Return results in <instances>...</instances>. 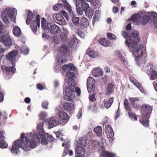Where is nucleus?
Returning a JSON list of instances; mask_svg holds the SVG:
<instances>
[{"mask_svg": "<svg viewBox=\"0 0 157 157\" xmlns=\"http://www.w3.org/2000/svg\"><path fill=\"white\" fill-rule=\"evenodd\" d=\"M70 148V146L69 145H67L65 147L62 155L63 156H66L67 154H68L70 156H71L73 154L72 150H71Z\"/></svg>", "mask_w": 157, "mask_h": 157, "instance_id": "23", "label": "nucleus"}, {"mask_svg": "<svg viewBox=\"0 0 157 157\" xmlns=\"http://www.w3.org/2000/svg\"><path fill=\"white\" fill-rule=\"evenodd\" d=\"M59 122V119L56 117H52L48 120V123L50 128L58 124Z\"/></svg>", "mask_w": 157, "mask_h": 157, "instance_id": "12", "label": "nucleus"}, {"mask_svg": "<svg viewBox=\"0 0 157 157\" xmlns=\"http://www.w3.org/2000/svg\"><path fill=\"white\" fill-rule=\"evenodd\" d=\"M114 85L111 83L108 84L106 88V92L105 93V95H109L113 92Z\"/></svg>", "mask_w": 157, "mask_h": 157, "instance_id": "24", "label": "nucleus"}, {"mask_svg": "<svg viewBox=\"0 0 157 157\" xmlns=\"http://www.w3.org/2000/svg\"><path fill=\"white\" fill-rule=\"evenodd\" d=\"M129 100L131 106L136 109L140 108L139 99L137 98H129Z\"/></svg>", "mask_w": 157, "mask_h": 157, "instance_id": "13", "label": "nucleus"}, {"mask_svg": "<svg viewBox=\"0 0 157 157\" xmlns=\"http://www.w3.org/2000/svg\"><path fill=\"white\" fill-rule=\"evenodd\" d=\"M25 102L26 103H29L30 102L31 100L28 97H26L25 99Z\"/></svg>", "mask_w": 157, "mask_h": 157, "instance_id": "64", "label": "nucleus"}, {"mask_svg": "<svg viewBox=\"0 0 157 157\" xmlns=\"http://www.w3.org/2000/svg\"><path fill=\"white\" fill-rule=\"evenodd\" d=\"M41 134H35L33 137L30 134H21V140H16L12 145L10 151L12 153L17 154L19 149L21 147L25 151L31 150L36 146V142L40 141L42 136Z\"/></svg>", "mask_w": 157, "mask_h": 157, "instance_id": "1", "label": "nucleus"}, {"mask_svg": "<svg viewBox=\"0 0 157 157\" xmlns=\"http://www.w3.org/2000/svg\"><path fill=\"white\" fill-rule=\"evenodd\" d=\"M63 15L67 21L69 20V17L68 14L65 11H63Z\"/></svg>", "mask_w": 157, "mask_h": 157, "instance_id": "63", "label": "nucleus"}, {"mask_svg": "<svg viewBox=\"0 0 157 157\" xmlns=\"http://www.w3.org/2000/svg\"><path fill=\"white\" fill-rule=\"evenodd\" d=\"M122 34L124 38H127L125 42L131 52L134 53L138 57L142 55L143 51L140 52V54L138 53L143 48V46L139 43L140 38L138 31L134 30L132 32L130 36H128V33L124 31H122Z\"/></svg>", "mask_w": 157, "mask_h": 157, "instance_id": "2", "label": "nucleus"}, {"mask_svg": "<svg viewBox=\"0 0 157 157\" xmlns=\"http://www.w3.org/2000/svg\"><path fill=\"white\" fill-rule=\"evenodd\" d=\"M124 105L126 110L129 112L132 111V109L129 105L128 101L127 99H125L124 100Z\"/></svg>", "mask_w": 157, "mask_h": 157, "instance_id": "37", "label": "nucleus"}, {"mask_svg": "<svg viewBox=\"0 0 157 157\" xmlns=\"http://www.w3.org/2000/svg\"><path fill=\"white\" fill-rule=\"evenodd\" d=\"M89 24L88 21L86 18L83 17L81 19L80 28L82 30H85L89 25Z\"/></svg>", "mask_w": 157, "mask_h": 157, "instance_id": "20", "label": "nucleus"}, {"mask_svg": "<svg viewBox=\"0 0 157 157\" xmlns=\"http://www.w3.org/2000/svg\"><path fill=\"white\" fill-rule=\"evenodd\" d=\"M2 21L5 24L8 23V18L6 16H4L2 18Z\"/></svg>", "mask_w": 157, "mask_h": 157, "instance_id": "59", "label": "nucleus"}, {"mask_svg": "<svg viewBox=\"0 0 157 157\" xmlns=\"http://www.w3.org/2000/svg\"><path fill=\"white\" fill-rule=\"evenodd\" d=\"M78 144L84 147L86 145V139L85 137H81L78 141Z\"/></svg>", "mask_w": 157, "mask_h": 157, "instance_id": "36", "label": "nucleus"}, {"mask_svg": "<svg viewBox=\"0 0 157 157\" xmlns=\"http://www.w3.org/2000/svg\"><path fill=\"white\" fill-rule=\"evenodd\" d=\"M85 11V14L88 18H91L94 13L93 10L90 7L88 8Z\"/></svg>", "mask_w": 157, "mask_h": 157, "instance_id": "35", "label": "nucleus"}, {"mask_svg": "<svg viewBox=\"0 0 157 157\" xmlns=\"http://www.w3.org/2000/svg\"><path fill=\"white\" fill-rule=\"evenodd\" d=\"M60 53L62 56H67L69 55V51L67 47L65 44H63L61 46L60 49Z\"/></svg>", "mask_w": 157, "mask_h": 157, "instance_id": "15", "label": "nucleus"}, {"mask_svg": "<svg viewBox=\"0 0 157 157\" xmlns=\"http://www.w3.org/2000/svg\"><path fill=\"white\" fill-rule=\"evenodd\" d=\"M46 30L53 35L58 34L61 31V29L59 26L55 24L53 25L50 22H48L47 23Z\"/></svg>", "mask_w": 157, "mask_h": 157, "instance_id": "7", "label": "nucleus"}, {"mask_svg": "<svg viewBox=\"0 0 157 157\" xmlns=\"http://www.w3.org/2000/svg\"><path fill=\"white\" fill-rule=\"evenodd\" d=\"M113 101V98L112 97L109 98L108 99H105L103 101V103L104 106L108 109L110 108L111 105L112 104Z\"/></svg>", "mask_w": 157, "mask_h": 157, "instance_id": "22", "label": "nucleus"}, {"mask_svg": "<svg viewBox=\"0 0 157 157\" xmlns=\"http://www.w3.org/2000/svg\"><path fill=\"white\" fill-rule=\"evenodd\" d=\"M87 54L90 57L92 58L95 57L97 55L96 52L93 50H87Z\"/></svg>", "mask_w": 157, "mask_h": 157, "instance_id": "41", "label": "nucleus"}, {"mask_svg": "<svg viewBox=\"0 0 157 157\" xmlns=\"http://www.w3.org/2000/svg\"><path fill=\"white\" fill-rule=\"evenodd\" d=\"M74 94L73 93H69L65 92V94L63 96V99L67 101H71L74 98Z\"/></svg>", "mask_w": 157, "mask_h": 157, "instance_id": "28", "label": "nucleus"}, {"mask_svg": "<svg viewBox=\"0 0 157 157\" xmlns=\"http://www.w3.org/2000/svg\"><path fill=\"white\" fill-rule=\"evenodd\" d=\"M58 116L62 120H68L69 117L68 114L63 111H61L58 113Z\"/></svg>", "mask_w": 157, "mask_h": 157, "instance_id": "27", "label": "nucleus"}, {"mask_svg": "<svg viewBox=\"0 0 157 157\" xmlns=\"http://www.w3.org/2000/svg\"><path fill=\"white\" fill-rule=\"evenodd\" d=\"M119 59L122 62H124L125 61V59L123 56H122L120 53L119 54Z\"/></svg>", "mask_w": 157, "mask_h": 157, "instance_id": "61", "label": "nucleus"}, {"mask_svg": "<svg viewBox=\"0 0 157 157\" xmlns=\"http://www.w3.org/2000/svg\"><path fill=\"white\" fill-rule=\"evenodd\" d=\"M0 42L8 47H10L12 44L10 37L7 34H3L0 37Z\"/></svg>", "mask_w": 157, "mask_h": 157, "instance_id": "9", "label": "nucleus"}, {"mask_svg": "<svg viewBox=\"0 0 157 157\" xmlns=\"http://www.w3.org/2000/svg\"><path fill=\"white\" fill-rule=\"evenodd\" d=\"M46 138L48 141L53 142L56 140L52 135H48V134L46 135Z\"/></svg>", "mask_w": 157, "mask_h": 157, "instance_id": "50", "label": "nucleus"}, {"mask_svg": "<svg viewBox=\"0 0 157 157\" xmlns=\"http://www.w3.org/2000/svg\"><path fill=\"white\" fill-rule=\"evenodd\" d=\"M21 52L22 53L26 55L29 53V49L25 47H23L21 48Z\"/></svg>", "mask_w": 157, "mask_h": 157, "instance_id": "52", "label": "nucleus"}, {"mask_svg": "<svg viewBox=\"0 0 157 157\" xmlns=\"http://www.w3.org/2000/svg\"><path fill=\"white\" fill-rule=\"evenodd\" d=\"M105 130L107 137L109 139H111V140H109V141L112 143L113 140V138L114 136V132L113 129L110 125H107L105 126Z\"/></svg>", "mask_w": 157, "mask_h": 157, "instance_id": "10", "label": "nucleus"}, {"mask_svg": "<svg viewBox=\"0 0 157 157\" xmlns=\"http://www.w3.org/2000/svg\"><path fill=\"white\" fill-rule=\"evenodd\" d=\"M36 87L37 89L39 90H42L44 89L43 86L41 84H38L37 85Z\"/></svg>", "mask_w": 157, "mask_h": 157, "instance_id": "62", "label": "nucleus"}, {"mask_svg": "<svg viewBox=\"0 0 157 157\" xmlns=\"http://www.w3.org/2000/svg\"><path fill=\"white\" fill-rule=\"evenodd\" d=\"M87 87L88 91L89 93L94 91L95 89L94 85L87 86Z\"/></svg>", "mask_w": 157, "mask_h": 157, "instance_id": "48", "label": "nucleus"}, {"mask_svg": "<svg viewBox=\"0 0 157 157\" xmlns=\"http://www.w3.org/2000/svg\"><path fill=\"white\" fill-rule=\"evenodd\" d=\"M46 20L44 17H42L41 19V25L42 28L44 30H46Z\"/></svg>", "mask_w": 157, "mask_h": 157, "instance_id": "40", "label": "nucleus"}, {"mask_svg": "<svg viewBox=\"0 0 157 157\" xmlns=\"http://www.w3.org/2000/svg\"><path fill=\"white\" fill-rule=\"evenodd\" d=\"M62 70L66 72H68L67 73V75L69 73L72 72H70L71 71H75V68L72 64L71 63L68 65H64L63 66Z\"/></svg>", "mask_w": 157, "mask_h": 157, "instance_id": "14", "label": "nucleus"}, {"mask_svg": "<svg viewBox=\"0 0 157 157\" xmlns=\"http://www.w3.org/2000/svg\"><path fill=\"white\" fill-rule=\"evenodd\" d=\"M151 78L152 80H155L157 78V72L155 71L152 70L151 73Z\"/></svg>", "mask_w": 157, "mask_h": 157, "instance_id": "51", "label": "nucleus"}, {"mask_svg": "<svg viewBox=\"0 0 157 157\" xmlns=\"http://www.w3.org/2000/svg\"><path fill=\"white\" fill-rule=\"evenodd\" d=\"M53 40L56 44H58L61 41L59 40V37L57 36H55L53 38Z\"/></svg>", "mask_w": 157, "mask_h": 157, "instance_id": "54", "label": "nucleus"}, {"mask_svg": "<svg viewBox=\"0 0 157 157\" xmlns=\"http://www.w3.org/2000/svg\"><path fill=\"white\" fill-rule=\"evenodd\" d=\"M5 11L7 13V15L10 18H13L16 15L17 10L15 9L6 8L5 10Z\"/></svg>", "mask_w": 157, "mask_h": 157, "instance_id": "18", "label": "nucleus"}, {"mask_svg": "<svg viewBox=\"0 0 157 157\" xmlns=\"http://www.w3.org/2000/svg\"><path fill=\"white\" fill-rule=\"evenodd\" d=\"M68 86L66 87L65 92L72 93V92H75L76 85L75 81L74 79L75 75L74 72H71L68 74Z\"/></svg>", "mask_w": 157, "mask_h": 157, "instance_id": "5", "label": "nucleus"}, {"mask_svg": "<svg viewBox=\"0 0 157 157\" xmlns=\"http://www.w3.org/2000/svg\"><path fill=\"white\" fill-rule=\"evenodd\" d=\"M48 102L47 101H45L43 102L42 104V106L43 108L45 109H48Z\"/></svg>", "mask_w": 157, "mask_h": 157, "instance_id": "53", "label": "nucleus"}, {"mask_svg": "<svg viewBox=\"0 0 157 157\" xmlns=\"http://www.w3.org/2000/svg\"><path fill=\"white\" fill-rule=\"evenodd\" d=\"M17 50H14L8 53L6 56L7 59L9 60L12 65H15L16 57L18 54Z\"/></svg>", "mask_w": 157, "mask_h": 157, "instance_id": "8", "label": "nucleus"}, {"mask_svg": "<svg viewBox=\"0 0 157 157\" xmlns=\"http://www.w3.org/2000/svg\"><path fill=\"white\" fill-rule=\"evenodd\" d=\"M94 131L97 136H100L102 135V127L100 126L95 128L94 129Z\"/></svg>", "mask_w": 157, "mask_h": 157, "instance_id": "33", "label": "nucleus"}, {"mask_svg": "<svg viewBox=\"0 0 157 157\" xmlns=\"http://www.w3.org/2000/svg\"><path fill=\"white\" fill-rule=\"evenodd\" d=\"M136 83V84L134 83V84H135V85L137 87V88L139 89L141 91V90H143V86H142L140 84V83L137 82Z\"/></svg>", "mask_w": 157, "mask_h": 157, "instance_id": "58", "label": "nucleus"}, {"mask_svg": "<svg viewBox=\"0 0 157 157\" xmlns=\"http://www.w3.org/2000/svg\"><path fill=\"white\" fill-rule=\"evenodd\" d=\"M147 14L148 16L150 21L152 22L155 21L157 17V14L155 12H148Z\"/></svg>", "mask_w": 157, "mask_h": 157, "instance_id": "25", "label": "nucleus"}, {"mask_svg": "<svg viewBox=\"0 0 157 157\" xmlns=\"http://www.w3.org/2000/svg\"><path fill=\"white\" fill-rule=\"evenodd\" d=\"M142 117L139 119L140 122L144 127L149 126V119L152 110V107L149 105L144 104L140 107Z\"/></svg>", "mask_w": 157, "mask_h": 157, "instance_id": "4", "label": "nucleus"}, {"mask_svg": "<svg viewBox=\"0 0 157 157\" xmlns=\"http://www.w3.org/2000/svg\"><path fill=\"white\" fill-rule=\"evenodd\" d=\"M34 16L32 11L29 10L26 23L28 25L30 24V27L33 32L36 34L37 29L40 27V16L39 14H37L36 16L35 20H34Z\"/></svg>", "mask_w": 157, "mask_h": 157, "instance_id": "3", "label": "nucleus"}, {"mask_svg": "<svg viewBox=\"0 0 157 157\" xmlns=\"http://www.w3.org/2000/svg\"><path fill=\"white\" fill-rule=\"evenodd\" d=\"M72 21L74 25L76 26H78L79 25V19L78 17H73Z\"/></svg>", "mask_w": 157, "mask_h": 157, "instance_id": "44", "label": "nucleus"}, {"mask_svg": "<svg viewBox=\"0 0 157 157\" xmlns=\"http://www.w3.org/2000/svg\"><path fill=\"white\" fill-rule=\"evenodd\" d=\"M13 34L17 37L19 36L21 34V29L20 28L17 26H16L13 28Z\"/></svg>", "mask_w": 157, "mask_h": 157, "instance_id": "32", "label": "nucleus"}, {"mask_svg": "<svg viewBox=\"0 0 157 157\" xmlns=\"http://www.w3.org/2000/svg\"><path fill=\"white\" fill-rule=\"evenodd\" d=\"M82 9L83 11H85L88 8H90L88 4L85 2H82L81 5Z\"/></svg>", "mask_w": 157, "mask_h": 157, "instance_id": "42", "label": "nucleus"}, {"mask_svg": "<svg viewBox=\"0 0 157 157\" xmlns=\"http://www.w3.org/2000/svg\"><path fill=\"white\" fill-rule=\"evenodd\" d=\"M92 75L95 77H98L102 76L103 75V71L100 68H94L92 71Z\"/></svg>", "mask_w": 157, "mask_h": 157, "instance_id": "19", "label": "nucleus"}, {"mask_svg": "<svg viewBox=\"0 0 157 157\" xmlns=\"http://www.w3.org/2000/svg\"><path fill=\"white\" fill-rule=\"evenodd\" d=\"M100 145V143L97 140H93L92 142V146L94 149L98 147Z\"/></svg>", "mask_w": 157, "mask_h": 157, "instance_id": "43", "label": "nucleus"}, {"mask_svg": "<svg viewBox=\"0 0 157 157\" xmlns=\"http://www.w3.org/2000/svg\"><path fill=\"white\" fill-rule=\"evenodd\" d=\"M128 114L129 117H130L131 118L133 119L135 121L137 120V117L134 113H131L130 112L128 111Z\"/></svg>", "mask_w": 157, "mask_h": 157, "instance_id": "49", "label": "nucleus"}, {"mask_svg": "<svg viewBox=\"0 0 157 157\" xmlns=\"http://www.w3.org/2000/svg\"><path fill=\"white\" fill-rule=\"evenodd\" d=\"M54 21L60 25H63L65 24V20L62 16L59 13L55 14L53 17Z\"/></svg>", "mask_w": 157, "mask_h": 157, "instance_id": "11", "label": "nucleus"}, {"mask_svg": "<svg viewBox=\"0 0 157 157\" xmlns=\"http://www.w3.org/2000/svg\"><path fill=\"white\" fill-rule=\"evenodd\" d=\"M75 92L77 94L78 96H79L81 93V90L80 88L78 87H76V88L75 87Z\"/></svg>", "mask_w": 157, "mask_h": 157, "instance_id": "60", "label": "nucleus"}, {"mask_svg": "<svg viewBox=\"0 0 157 157\" xmlns=\"http://www.w3.org/2000/svg\"><path fill=\"white\" fill-rule=\"evenodd\" d=\"M63 107L64 110L69 112L74 110L75 106L72 103L65 102L63 104Z\"/></svg>", "mask_w": 157, "mask_h": 157, "instance_id": "16", "label": "nucleus"}, {"mask_svg": "<svg viewBox=\"0 0 157 157\" xmlns=\"http://www.w3.org/2000/svg\"><path fill=\"white\" fill-rule=\"evenodd\" d=\"M99 42L102 46H108L110 45L109 41L106 38H101L99 40Z\"/></svg>", "mask_w": 157, "mask_h": 157, "instance_id": "30", "label": "nucleus"}, {"mask_svg": "<svg viewBox=\"0 0 157 157\" xmlns=\"http://www.w3.org/2000/svg\"><path fill=\"white\" fill-rule=\"evenodd\" d=\"M75 151V153H76L77 154L82 155L84 154L85 151L84 147L78 146L76 147Z\"/></svg>", "mask_w": 157, "mask_h": 157, "instance_id": "29", "label": "nucleus"}, {"mask_svg": "<svg viewBox=\"0 0 157 157\" xmlns=\"http://www.w3.org/2000/svg\"><path fill=\"white\" fill-rule=\"evenodd\" d=\"M107 36L108 38L110 40H115L116 39V36L115 35L110 33H107Z\"/></svg>", "mask_w": 157, "mask_h": 157, "instance_id": "47", "label": "nucleus"}, {"mask_svg": "<svg viewBox=\"0 0 157 157\" xmlns=\"http://www.w3.org/2000/svg\"><path fill=\"white\" fill-rule=\"evenodd\" d=\"M42 37L44 39L48 40L50 37V36L45 33H44L42 34Z\"/></svg>", "mask_w": 157, "mask_h": 157, "instance_id": "56", "label": "nucleus"}, {"mask_svg": "<svg viewBox=\"0 0 157 157\" xmlns=\"http://www.w3.org/2000/svg\"><path fill=\"white\" fill-rule=\"evenodd\" d=\"M44 124L42 123H40L37 124V128L39 130H41L43 129Z\"/></svg>", "mask_w": 157, "mask_h": 157, "instance_id": "57", "label": "nucleus"}, {"mask_svg": "<svg viewBox=\"0 0 157 157\" xmlns=\"http://www.w3.org/2000/svg\"><path fill=\"white\" fill-rule=\"evenodd\" d=\"M63 2V7L66 9L69 12V13L71 15H74L73 12L72 11L70 5L66 1V0H61Z\"/></svg>", "mask_w": 157, "mask_h": 157, "instance_id": "21", "label": "nucleus"}, {"mask_svg": "<svg viewBox=\"0 0 157 157\" xmlns=\"http://www.w3.org/2000/svg\"><path fill=\"white\" fill-rule=\"evenodd\" d=\"M60 37L61 41L66 42L67 40V35L64 33H61L60 34Z\"/></svg>", "mask_w": 157, "mask_h": 157, "instance_id": "39", "label": "nucleus"}, {"mask_svg": "<svg viewBox=\"0 0 157 157\" xmlns=\"http://www.w3.org/2000/svg\"><path fill=\"white\" fill-rule=\"evenodd\" d=\"M45 117L46 114L44 112H41L39 115V118L40 120H44L45 118Z\"/></svg>", "mask_w": 157, "mask_h": 157, "instance_id": "55", "label": "nucleus"}, {"mask_svg": "<svg viewBox=\"0 0 157 157\" xmlns=\"http://www.w3.org/2000/svg\"><path fill=\"white\" fill-rule=\"evenodd\" d=\"M149 21H150L149 18L147 13L142 17L141 23L142 25H144L147 24Z\"/></svg>", "mask_w": 157, "mask_h": 157, "instance_id": "31", "label": "nucleus"}, {"mask_svg": "<svg viewBox=\"0 0 157 157\" xmlns=\"http://www.w3.org/2000/svg\"><path fill=\"white\" fill-rule=\"evenodd\" d=\"M95 83V79L92 77H89L87 81L86 85H94Z\"/></svg>", "mask_w": 157, "mask_h": 157, "instance_id": "38", "label": "nucleus"}, {"mask_svg": "<svg viewBox=\"0 0 157 157\" xmlns=\"http://www.w3.org/2000/svg\"><path fill=\"white\" fill-rule=\"evenodd\" d=\"M4 139L3 132L0 131V147L1 148H6L8 146V144L5 142Z\"/></svg>", "mask_w": 157, "mask_h": 157, "instance_id": "17", "label": "nucleus"}, {"mask_svg": "<svg viewBox=\"0 0 157 157\" xmlns=\"http://www.w3.org/2000/svg\"><path fill=\"white\" fill-rule=\"evenodd\" d=\"M63 4L62 3H58L55 4L53 7V9L55 11L61 10L63 9Z\"/></svg>", "mask_w": 157, "mask_h": 157, "instance_id": "34", "label": "nucleus"}, {"mask_svg": "<svg viewBox=\"0 0 157 157\" xmlns=\"http://www.w3.org/2000/svg\"><path fill=\"white\" fill-rule=\"evenodd\" d=\"M48 140L46 135L43 136L41 138V143L43 145H45L48 144Z\"/></svg>", "mask_w": 157, "mask_h": 157, "instance_id": "46", "label": "nucleus"}, {"mask_svg": "<svg viewBox=\"0 0 157 157\" xmlns=\"http://www.w3.org/2000/svg\"><path fill=\"white\" fill-rule=\"evenodd\" d=\"M96 94V93L94 92L89 96V98L90 101L94 102L96 100V98L95 97Z\"/></svg>", "mask_w": 157, "mask_h": 157, "instance_id": "45", "label": "nucleus"}, {"mask_svg": "<svg viewBox=\"0 0 157 157\" xmlns=\"http://www.w3.org/2000/svg\"><path fill=\"white\" fill-rule=\"evenodd\" d=\"M9 66L5 65L1 66L2 71L6 79H9L16 72L15 65Z\"/></svg>", "mask_w": 157, "mask_h": 157, "instance_id": "6", "label": "nucleus"}, {"mask_svg": "<svg viewBox=\"0 0 157 157\" xmlns=\"http://www.w3.org/2000/svg\"><path fill=\"white\" fill-rule=\"evenodd\" d=\"M116 156L115 154L111 153L106 151H103L100 157H116Z\"/></svg>", "mask_w": 157, "mask_h": 157, "instance_id": "26", "label": "nucleus"}]
</instances>
